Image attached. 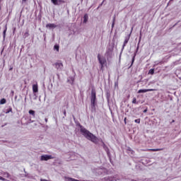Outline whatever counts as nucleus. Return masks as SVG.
I'll return each mask as SVG.
<instances>
[{
    "instance_id": "nucleus-1",
    "label": "nucleus",
    "mask_w": 181,
    "mask_h": 181,
    "mask_svg": "<svg viewBox=\"0 0 181 181\" xmlns=\"http://www.w3.org/2000/svg\"><path fill=\"white\" fill-rule=\"evenodd\" d=\"M80 132L82 135L86 138L88 141H90L93 144H98V138L93 134V133L90 132V131L87 130L82 125H79Z\"/></svg>"
},
{
    "instance_id": "nucleus-2",
    "label": "nucleus",
    "mask_w": 181,
    "mask_h": 181,
    "mask_svg": "<svg viewBox=\"0 0 181 181\" xmlns=\"http://www.w3.org/2000/svg\"><path fill=\"white\" fill-rule=\"evenodd\" d=\"M97 100V93L95 92V89L93 88L91 90V95H90V107L92 111H95V105L97 103H95Z\"/></svg>"
},
{
    "instance_id": "nucleus-3",
    "label": "nucleus",
    "mask_w": 181,
    "mask_h": 181,
    "mask_svg": "<svg viewBox=\"0 0 181 181\" xmlns=\"http://www.w3.org/2000/svg\"><path fill=\"white\" fill-rule=\"evenodd\" d=\"M98 59L100 64V69L103 70L105 66H107V59L104 57L101 58L100 54L98 55Z\"/></svg>"
},
{
    "instance_id": "nucleus-4",
    "label": "nucleus",
    "mask_w": 181,
    "mask_h": 181,
    "mask_svg": "<svg viewBox=\"0 0 181 181\" xmlns=\"http://www.w3.org/2000/svg\"><path fill=\"white\" fill-rule=\"evenodd\" d=\"M57 70H62L63 69V63L62 62H57L54 64Z\"/></svg>"
},
{
    "instance_id": "nucleus-5",
    "label": "nucleus",
    "mask_w": 181,
    "mask_h": 181,
    "mask_svg": "<svg viewBox=\"0 0 181 181\" xmlns=\"http://www.w3.org/2000/svg\"><path fill=\"white\" fill-rule=\"evenodd\" d=\"M51 2L55 6H59L62 5V4H64V0H51Z\"/></svg>"
},
{
    "instance_id": "nucleus-6",
    "label": "nucleus",
    "mask_w": 181,
    "mask_h": 181,
    "mask_svg": "<svg viewBox=\"0 0 181 181\" xmlns=\"http://www.w3.org/2000/svg\"><path fill=\"white\" fill-rule=\"evenodd\" d=\"M159 151H163V148H146L145 152H159Z\"/></svg>"
},
{
    "instance_id": "nucleus-7",
    "label": "nucleus",
    "mask_w": 181,
    "mask_h": 181,
    "mask_svg": "<svg viewBox=\"0 0 181 181\" xmlns=\"http://www.w3.org/2000/svg\"><path fill=\"white\" fill-rule=\"evenodd\" d=\"M49 159H54L53 156L48 155H43L41 156V160H49Z\"/></svg>"
},
{
    "instance_id": "nucleus-8",
    "label": "nucleus",
    "mask_w": 181,
    "mask_h": 181,
    "mask_svg": "<svg viewBox=\"0 0 181 181\" xmlns=\"http://www.w3.org/2000/svg\"><path fill=\"white\" fill-rule=\"evenodd\" d=\"M156 89H140L138 90V93L141 94V93H148L149 91H156Z\"/></svg>"
},
{
    "instance_id": "nucleus-9",
    "label": "nucleus",
    "mask_w": 181,
    "mask_h": 181,
    "mask_svg": "<svg viewBox=\"0 0 181 181\" xmlns=\"http://www.w3.org/2000/svg\"><path fill=\"white\" fill-rule=\"evenodd\" d=\"M46 28L47 29H54L55 28H57V25H56L54 23H48L46 25Z\"/></svg>"
},
{
    "instance_id": "nucleus-10",
    "label": "nucleus",
    "mask_w": 181,
    "mask_h": 181,
    "mask_svg": "<svg viewBox=\"0 0 181 181\" xmlns=\"http://www.w3.org/2000/svg\"><path fill=\"white\" fill-rule=\"evenodd\" d=\"M130 37H131V33L127 37H125L124 42V44H123V47L127 46V44L128 43V42H129V38Z\"/></svg>"
},
{
    "instance_id": "nucleus-11",
    "label": "nucleus",
    "mask_w": 181,
    "mask_h": 181,
    "mask_svg": "<svg viewBox=\"0 0 181 181\" xmlns=\"http://www.w3.org/2000/svg\"><path fill=\"white\" fill-rule=\"evenodd\" d=\"M38 91H39V86H37V83L33 85V92L38 93Z\"/></svg>"
},
{
    "instance_id": "nucleus-12",
    "label": "nucleus",
    "mask_w": 181,
    "mask_h": 181,
    "mask_svg": "<svg viewBox=\"0 0 181 181\" xmlns=\"http://www.w3.org/2000/svg\"><path fill=\"white\" fill-rule=\"evenodd\" d=\"M88 21V15L85 14L83 16V23H87Z\"/></svg>"
},
{
    "instance_id": "nucleus-13",
    "label": "nucleus",
    "mask_w": 181,
    "mask_h": 181,
    "mask_svg": "<svg viewBox=\"0 0 181 181\" xmlns=\"http://www.w3.org/2000/svg\"><path fill=\"white\" fill-rule=\"evenodd\" d=\"M8 30V28L6 27V25L5 26V29L3 32V37H4V39H5L6 36V30Z\"/></svg>"
},
{
    "instance_id": "nucleus-14",
    "label": "nucleus",
    "mask_w": 181,
    "mask_h": 181,
    "mask_svg": "<svg viewBox=\"0 0 181 181\" xmlns=\"http://www.w3.org/2000/svg\"><path fill=\"white\" fill-rule=\"evenodd\" d=\"M9 112H12V107L9 106L8 109L6 110V114H9Z\"/></svg>"
},
{
    "instance_id": "nucleus-15",
    "label": "nucleus",
    "mask_w": 181,
    "mask_h": 181,
    "mask_svg": "<svg viewBox=\"0 0 181 181\" xmlns=\"http://www.w3.org/2000/svg\"><path fill=\"white\" fill-rule=\"evenodd\" d=\"M0 104L1 105L6 104V99H5V98L1 99L0 100Z\"/></svg>"
},
{
    "instance_id": "nucleus-16",
    "label": "nucleus",
    "mask_w": 181,
    "mask_h": 181,
    "mask_svg": "<svg viewBox=\"0 0 181 181\" xmlns=\"http://www.w3.org/2000/svg\"><path fill=\"white\" fill-rule=\"evenodd\" d=\"M148 74H151V75L155 74V69H151L148 71Z\"/></svg>"
},
{
    "instance_id": "nucleus-17",
    "label": "nucleus",
    "mask_w": 181,
    "mask_h": 181,
    "mask_svg": "<svg viewBox=\"0 0 181 181\" xmlns=\"http://www.w3.org/2000/svg\"><path fill=\"white\" fill-rule=\"evenodd\" d=\"M29 36V30H27L23 35L24 39H26Z\"/></svg>"
},
{
    "instance_id": "nucleus-18",
    "label": "nucleus",
    "mask_w": 181,
    "mask_h": 181,
    "mask_svg": "<svg viewBox=\"0 0 181 181\" xmlns=\"http://www.w3.org/2000/svg\"><path fill=\"white\" fill-rule=\"evenodd\" d=\"M4 177H7L8 179H9V177H11V175H9L8 173H3Z\"/></svg>"
},
{
    "instance_id": "nucleus-19",
    "label": "nucleus",
    "mask_w": 181,
    "mask_h": 181,
    "mask_svg": "<svg viewBox=\"0 0 181 181\" xmlns=\"http://www.w3.org/2000/svg\"><path fill=\"white\" fill-rule=\"evenodd\" d=\"M29 114H30V115H33V117H35V110H29Z\"/></svg>"
},
{
    "instance_id": "nucleus-20",
    "label": "nucleus",
    "mask_w": 181,
    "mask_h": 181,
    "mask_svg": "<svg viewBox=\"0 0 181 181\" xmlns=\"http://www.w3.org/2000/svg\"><path fill=\"white\" fill-rule=\"evenodd\" d=\"M59 45H55L54 46V49L57 50V52H59Z\"/></svg>"
},
{
    "instance_id": "nucleus-21",
    "label": "nucleus",
    "mask_w": 181,
    "mask_h": 181,
    "mask_svg": "<svg viewBox=\"0 0 181 181\" xmlns=\"http://www.w3.org/2000/svg\"><path fill=\"white\" fill-rule=\"evenodd\" d=\"M132 104H138V101H136V98H134L132 100Z\"/></svg>"
},
{
    "instance_id": "nucleus-22",
    "label": "nucleus",
    "mask_w": 181,
    "mask_h": 181,
    "mask_svg": "<svg viewBox=\"0 0 181 181\" xmlns=\"http://www.w3.org/2000/svg\"><path fill=\"white\" fill-rule=\"evenodd\" d=\"M115 25V16L113 18V21H112V28H114V25Z\"/></svg>"
},
{
    "instance_id": "nucleus-23",
    "label": "nucleus",
    "mask_w": 181,
    "mask_h": 181,
    "mask_svg": "<svg viewBox=\"0 0 181 181\" xmlns=\"http://www.w3.org/2000/svg\"><path fill=\"white\" fill-rule=\"evenodd\" d=\"M134 122H136V124H141V119H136L134 120Z\"/></svg>"
},
{
    "instance_id": "nucleus-24",
    "label": "nucleus",
    "mask_w": 181,
    "mask_h": 181,
    "mask_svg": "<svg viewBox=\"0 0 181 181\" xmlns=\"http://www.w3.org/2000/svg\"><path fill=\"white\" fill-rule=\"evenodd\" d=\"M0 180H3V181H8V180L2 177L1 176H0Z\"/></svg>"
},
{
    "instance_id": "nucleus-25",
    "label": "nucleus",
    "mask_w": 181,
    "mask_h": 181,
    "mask_svg": "<svg viewBox=\"0 0 181 181\" xmlns=\"http://www.w3.org/2000/svg\"><path fill=\"white\" fill-rule=\"evenodd\" d=\"M64 117H66V110H64Z\"/></svg>"
},
{
    "instance_id": "nucleus-26",
    "label": "nucleus",
    "mask_w": 181,
    "mask_h": 181,
    "mask_svg": "<svg viewBox=\"0 0 181 181\" xmlns=\"http://www.w3.org/2000/svg\"><path fill=\"white\" fill-rule=\"evenodd\" d=\"M124 124H127V117L124 118Z\"/></svg>"
},
{
    "instance_id": "nucleus-27",
    "label": "nucleus",
    "mask_w": 181,
    "mask_h": 181,
    "mask_svg": "<svg viewBox=\"0 0 181 181\" xmlns=\"http://www.w3.org/2000/svg\"><path fill=\"white\" fill-rule=\"evenodd\" d=\"M134 61H135V57H134V58L132 59V63H134Z\"/></svg>"
},
{
    "instance_id": "nucleus-28",
    "label": "nucleus",
    "mask_w": 181,
    "mask_h": 181,
    "mask_svg": "<svg viewBox=\"0 0 181 181\" xmlns=\"http://www.w3.org/2000/svg\"><path fill=\"white\" fill-rule=\"evenodd\" d=\"M11 94H12V95H13V94H14L13 90H11Z\"/></svg>"
},
{
    "instance_id": "nucleus-29",
    "label": "nucleus",
    "mask_w": 181,
    "mask_h": 181,
    "mask_svg": "<svg viewBox=\"0 0 181 181\" xmlns=\"http://www.w3.org/2000/svg\"><path fill=\"white\" fill-rule=\"evenodd\" d=\"M13 68H10L9 69V71H11V70H13Z\"/></svg>"
},
{
    "instance_id": "nucleus-30",
    "label": "nucleus",
    "mask_w": 181,
    "mask_h": 181,
    "mask_svg": "<svg viewBox=\"0 0 181 181\" xmlns=\"http://www.w3.org/2000/svg\"><path fill=\"white\" fill-rule=\"evenodd\" d=\"M148 111L146 109L144 110V112H146Z\"/></svg>"
},
{
    "instance_id": "nucleus-31",
    "label": "nucleus",
    "mask_w": 181,
    "mask_h": 181,
    "mask_svg": "<svg viewBox=\"0 0 181 181\" xmlns=\"http://www.w3.org/2000/svg\"><path fill=\"white\" fill-rule=\"evenodd\" d=\"M132 30H134V28H132V31H131V33H132Z\"/></svg>"
},
{
    "instance_id": "nucleus-32",
    "label": "nucleus",
    "mask_w": 181,
    "mask_h": 181,
    "mask_svg": "<svg viewBox=\"0 0 181 181\" xmlns=\"http://www.w3.org/2000/svg\"><path fill=\"white\" fill-rule=\"evenodd\" d=\"M45 122H47V118H45Z\"/></svg>"
},
{
    "instance_id": "nucleus-33",
    "label": "nucleus",
    "mask_w": 181,
    "mask_h": 181,
    "mask_svg": "<svg viewBox=\"0 0 181 181\" xmlns=\"http://www.w3.org/2000/svg\"><path fill=\"white\" fill-rule=\"evenodd\" d=\"M26 1H28V0H23V2H26Z\"/></svg>"
},
{
    "instance_id": "nucleus-34",
    "label": "nucleus",
    "mask_w": 181,
    "mask_h": 181,
    "mask_svg": "<svg viewBox=\"0 0 181 181\" xmlns=\"http://www.w3.org/2000/svg\"><path fill=\"white\" fill-rule=\"evenodd\" d=\"M0 11H1V6H0Z\"/></svg>"
},
{
    "instance_id": "nucleus-35",
    "label": "nucleus",
    "mask_w": 181,
    "mask_h": 181,
    "mask_svg": "<svg viewBox=\"0 0 181 181\" xmlns=\"http://www.w3.org/2000/svg\"><path fill=\"white\" fill-rule=\"evenodd\" d=\"M170 1H173V0H170Z\"/></svg>"
}]
</instances>
